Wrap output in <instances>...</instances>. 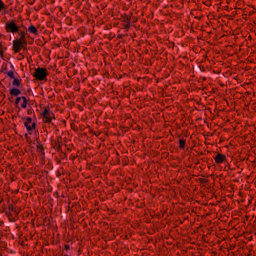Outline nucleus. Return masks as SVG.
I'll return each instance as SVG.
<instances>
[{
    "mask_svg": "<svg viewBox=\"0 0 256 256\" xmlns=\"http://www.w3.org/2000/svg\"><path fill=\"white\" fill-rule=\"evenodd\" d=\"M43 121L44 123H51L53 119H55V114H53V111L49 108H44L42 111Z\"/></svg>",
    "mask_w": 256,
    "mask_h": 256,
    "instance_id": "f257e3e1",
    "label": "nucleus"
},
{
    "mask_svg": "<svg viewBox=\"0 0 256 256\" xmlns=\"http://www.w3.org/2000/svg\"><path fill=\"white\" fill-rule=\"evenodd\" d=\"M34 77L38 79V81H44V79H47V70L45 68H37Z\"/></svg>",
    "mask_w": 256,
    "mask_h": 256,
    "instance_id": "f03ea898",
    "label": "nucleus"
},
{
    "mask_svg": "<svg viewBox=\"0 0 256 256\" xmlns=\"http://www.w3.org/2000/svg\"><path fill=\"white\" fill-rule=\"evenodd\" d=\"M5 27L7 33H17V31H19V27L15 22H6Z\"/></svg>",
    "mask_w": 256,
    "mask_h": 256,
    "instance_id": "7ed1b4c3",
    "label": "nucleus"
},
{
    "mask_svg": "<svg viewBox=\"0 0 256 256\" xmlns=\"http://www.w3.org/2000/svg\"><path fill=\"white\" fill-rule=\"evenodd\" d=\"M24 125L27 131H33L35 130V127H36L35 122H33V120L30 117L26 118Z\"/></svg>",
    "mask_w": 256,
    "mask_h": 256,
    "instance_id": "20e7f679",
    "label": "nucleus"
},
{
    "mask_svg": "<svg viewBox=\"0 0 256 256\" xmlns=\"http://www.w3.org/2000/svg\"><path fill=\"white\" fill-rule=\"evenodd\" d=\"M25 46L26 45L20 40L13 41V51H15L16 53H19V51H21V49H23Z\"/></svg>",
    "mask_w": 256,
    "mask_h": 256,
    "instance_id": "39448f33",
    "label": "nucleus"
},
{
    "mask_svg": "<svg viewBox=\"0 0 256 256\" xmlns=\"http://www.w3.org/2000/svg\"><path fill=\"white\" fill-rule=\"evenodd\" d=\"M225 158H226L225 155L218 154L215 157V161H216V163H223V161H225Z\"/></svg>",
    "mask_w": 256,
    "mask_h": 256,
    "instance_id": "423d86ee",
    "label": "nucleus"
},
{
    "mask_svg": "<svg viewBox=\"0 0 256 256\" xmlns=\"http://www.w3.org/2000/svg\"><path fill=\"white\" fill-rule=\"evenodd\" d=\"M10 94L13 95L14 97H17L18 95H21V90L17 88H13L10 90Z\"/></svg>",
    "mask_w": 256,
    "mask_h": 256,
    "instance_id": "0eeeda50",
    "label": "nucleus"
},
{
    "mask_svg": "<svg viewBox=\"0 0 256 256\" xmlns=\"http://www.w3.org/2000/svg\"><path fill=\"white\" fill-rule=\"evenodd\" d=\"M18 41L27 45V40L25 39V32L20 33V39H18Z\"/></svg>",
    "mask_w": 256,
    "mask_h": 256,
    "instance_id": "6e6552de",
    "label": "nucleus"
},
{
    "mask_svg": "<svg viewBox=\"0 0 256 256\" xmlns=\"http://www.w3.org/2000/svg\"><path fill=\"white\" fill-rule=\"evenodd\" d=\"M7 9V5H5V2L3 0H0V13H3Z\"/></svg>",
    "mask_w": 256,
    "mask_h": 256,
    "instance_id": "1a4fd4ad",
    "label": "nucleus"
},
{
    "mask_svg": "<svg viewBox=\"0 0 256 256\" xmlns=\"http://www.w3.org/2000/svg\"><path fill=\"white\" fill-rule=\"evenodd\" d=\"M22 104L21 107L22 109H27V98H25V96H22Z\"/></svg>",
    "mask_w": 256,
    "mask_h": 256,
    "instance_id": "9d476101",
    "label": "nucleus"
},
{
    "mask_svg": "<svg viewBox=\"0 0 256 256\" xmlns=\"http://www.w3.org/2000/svg\"><path fill=\"white\" fill-rule=\"evenodd\" d=\"M29 33L37 34V28L35 26H30L28 28Z\"/></svg>",
    "mask_w": 256,
    "mask_h": 256,
    "instance_id": "9b49d317",
    "label": "nucleus"
},
{
    "mask_svg": "<svg viewBox=\"0 0 256 256\" xmlns=\"http://www.w3.org/2000/svg\"><path fill=\"white\" fill-rule=\"evenodd\" d=\"M12 85H14V87H19V85H21V83L19 82V79L14 78Z\"/></svg>",
    "mask_w": 256,
    "mask_h": 256,
    "instance_id": "f8f14e48",
    "label": "nucleus"
},
{
    "mask_svg": "<svg viewBox=\"0 0 256 256\" xmlns=\"http://www.w3.org/2000/svg\"><path fill=\"white\" fill-rule=\"evenodd\" d=\"M7 75H8V77H10L11 79H15V73H14L12 70H9V71L7 72Z\"/></svg>",
    "mask_w": 256,
    "mask_h": 256,
    "instance_id": "ddd939ff",
    "label": "nucleus"
},
{
    "mask_svg": "<svg viewBox=\"0 0 256 256\" xmlns=\"http://www.w3.org/2000/svg\"><path fill=\"white\" fill-rule=\"evenodd\" d=\"M180 147L183 149L185 147V140L181 139L180 140Z\"/></svg>",
    "mask_w": 256,
    "mask_h": 256,
    "instance_id": "4468645a",
    "label": "nucleus"
},
{
    "mask_svg": "<svg viewBox=\"0 0 256 256\" xmlns=\"http://www.w3.org/2000/svg\"><path fill=\"white\" fill-rule=\"evenodd\" d=\"M23 100V97L16 98V105H19L20 101Z\"/></svg>",
    "mask_w": 256,
    "mask_h": 256,
    "instance_id": "2eb2a0df",
    "label": "nucleus"
},
{
    "mask_svg": "<svg viewBox=\"0 0 256 256\" xmlns=\"http://www.w3.org/2000/svg\"><path fill=\"white\" fill-rule=\"evenodd\" d=\"M65 249H66V250H69V245H66V246H65Z\"/></svg>",
    "mask_w": 256,
    "mask_h": 256,
    "instance_id": "dca6fc26",
    "label": "nucleus"
}]
</instances>
